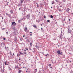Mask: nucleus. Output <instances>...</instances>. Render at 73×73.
Returning <instances> with one entry per match:
<instances>
[{"label": "nucleus", "instance_id": "obj_1", "mask_svg": "<svg viewBox=\"0 0 73 73\" xmlns=\"http://www.w3.org/2000/svg\"><path fill=\"white\" fill-rule=\"evenodd\" d=\"M57 53H58L59 54H60V55H62L63 54L62 52V51L61 50H58L57 51Z\"/></svg>", "mask_w": 73, "mask_h": 73}, {"label": "nucleus", "instance_id": "obj_2", "mask_svg": "<svg viewBox=\"0 0 73 73\" xmlns=\"http://www.w3.org/2000/svg\"><path fill=\"white\" fill-rule=\"evenodd\" d=\"M16 23L15 22H13L12 23V25L11 26V27H12V25H13V26H16Z\"/></svg>", "mask_w": 73, "mask_h": 73}, {"label": "nucleus", "instance_id": "obj_3", "mask_svg": "<svg viewBox=\"0 0 73 73\" xmlns=\"http://www.w3.org/2000/svg\"><path fill=\"white\" fill-rule=\"evenodd\" d=\"M68 29V33H71L72 32V31L70 29H69L68 28L67 29Z\"/></svg>", "mask_w": 73, "mask_h": 73}, {"label": "nucleus", "instance_id": "obj_4", "mask_svg": "<svg viewBox=\"0 0 73 73\" xmlns=\"http://www.w3.org/2000/svg\"><path fill=\"white\" fill-rule=\"evenodd\" d=\"M26 17L27 18V19H29L30 18V15L29 14L27 15Z\"/></svg>", "mask_w": 73, "mask_h": 73}, {"label": "nucleus", "instance_id": "obj_5", "mask_svg": "<svg viewBox=\"0 0 73 73\" xmlns=\"http://www.w3.org/2000/svg\"><path fill=\"white\" fill-rule=\"evenodd\" d=\"M0 68L1 69V73H3L5 69H4V68L2 69L1 67H0Z\"/></svg>", "mask_w": 73, "mask_h": 73}, {"label": "nucleus", "instance_id": "obj_6", "mask_svg": "<svg viewBox=\"0 0 73 73\" xmlns=\"http://www.w3.org/2000/svg\"><path fill=\"white\" fill-rule=\"evenodd\" d=\"M2 45H4L5 47L6 46L5 45V43L4 42H2V43L1 44V46H2Z\"/></svg>", "mask_w": 73, "mask_h": 73}, {"label": "nucleus", "instance_id": "obj_7", "mask_svg": "<svg viewBox=\"0 0 73 73\" xmlns=\"http://www.w3.org/2000/svg\"><path fill=\"white\" fill-rule=\"evenodd\" d=\"M61 39H62V35H60L58 36Z\"/></svg>", "mask_w": 73, "mask_h": 73}, {"label": "nucleus", "instance_id": "obj_8", "mask_svg": "<svg viewBox=\"0 0 73 73\" xmlns=\"http://www.w3.org/2000/svg\"><path fill=\"white\" fill-rule=\"evenodd\" d=\"M70 9H69L68 8H67V10H66V11L69 13V10H70Z\"/></svg>", "mask_w": 73, "mask_h": 73}, {"label": "nucleus", "instance_id": "obj_9", "mask_svg": "<svg viewBox=\"0 0 73 73\" xmlns=\"http://www.w3.org/2000/svg\"><path fill=\"white\" fill-rule=\"evenodd\" d=\"M40 4V7H42V5H43V3L42 2H41V3Z\"/></svg>", "mask_w": 73, "mask_h": 73}, {"label": "nucleus", "instance_id": "obj_10", "mask_svg": "<svg viewBox=\"0 0 73 73\" xmlns=\"http://www.w3.org/2000/svg\"><path fill=\"white\" fill-rule=\"evenodd\" d=\"M23 21H24L26 19V17L25 16H24L23 17Z\"/></svg>", "mask_w": 73, "mask_h": 73}, {"label": "nucleus", "instance_id": "obj_11", "mask_svg": "<svg viewBox=\"0 0 73 73\" xmlns=\"http://www.w3.org/2000/svg\"><path fill=\"white\" fill-rule=\"evenodd\" d=\"M15 57V56L14 55H12L11 56V58H13Z\"/></svg>", "mask_w": 73, "mask_h": 73}, {"label": "nucleus", "instance_id": "obj_12", "mask_svg": "<svg viewBox=\"0 0 73 73\" xmlns=\"http://www.w3.org/2000/svg\"><path fill=\"white\" fill-rule=\"evenodd\" d=\"M15 39L14 40V41L15 42H16L17 41V38L16 36H15Z\"/></svg>", "mask_w": 73, "mask_h": 73}, {"label": "nucleus", "instance_id": "obj_13", "mask_svg": "<svg viewBox=\"0 0 73 73\" xmlns=\"http://www.w3.org/2000/svg\"><path fill=\"white\" fill-rule=\"evenodd\" d=\"M71 20H70V19H69V23L70 24L71 23Z\"/></svg>", "mask_w": 73, "mask_h": 73}, {"label": "nucleus", "instance_id": "obj_14", "mask_svg": "<svg viewBox=\"0 0 73 73\" xmlns=\"http://www.w3.org/2000/svg\"><path fill=\"white\" fill-rule=\"evenodd\" d=\"M13 33H14V36H16V34L15 32H14Z\"/></svg>", "mask_w": 73, "mask_h": 73}, {"label": "nucleus", "instance_id": "obj_15", "mask_svg": "<svg viewBox=\"0 0 73 73\" xmlns=\"http://www.w3.org/2000/svg\"><path fill=\"white\" fill-rule=\"evenodd\" d=\"M19 53H20V54H21V55H24L20 51H19Z\"/></svg>", "mask_w": 73, "mask_h": 73}, {"label": "nucleus", "instance_id": "obj_16", "mask_svg": "<svg viewBox=\"0 0 73 73\" xmlns=\"http://www.w3.org/2000/svg\"><path fill=\"white\" fill-rule=\"evenodd\" d=\"M33 27L35 28H37V27L35 25H33Z\"/></svg>", "mask_w": 73, "mask_h": 73}, {"label": "nucleus", "instance_id": "obj_17", "mask_svg": "<svg viewBox=\"0 0 73 73\" xmlns=\"http://www.w3.org/2000/svg\"><path fill=\"white\" fill-rule=\"evenodd\" d=\"M13 29L14 30H16V28L15 27H13Z\"/></svg>", "mask_w": 73, "mask_h": 73}, {"label": "nucleus", "instance_id": "obj_18", "mask_svg": "<svg viewBox=\"0 0 73 73\" xmlns=\"http://www.w3.org/2000/svg\"><path fill=\"white\" fill-rule=\"evenodd\" d=\"M22 71V70H19V72H18V73H21V72Z\"/></svg>", "mask_w": 73, "mask_h": 73}, {"label": "nucleus", "instance_id": "obj_19", "mask_svg": "<svg viewBox=\"0 0 73 73\" xmlns=\"http://www.w3.org/2000/svg\"><path fill=\"white\" fill-rule=\"evenodd\" d=\"M8 56L9 58L10 57L11 58V56H10V55L9 54H8Z\"/></svg>", "mask_w": 73, "mask_h": 73}, {"label": "nucleus", "instance_id": "obj_20", "mask_svg": "<svg viewBox=\"0 0 73 73\" xmlns=\"http://www.w3.org/2000/svg\"><path fill=\"white\" fill-rule=\"evenodd\" d=\"M13 34H11L10 35V37H12V36Z\"/></svg>", "mask_w": 73, "mask_h": 73}, {"label": "nucleus", "instance_id": "obj_21", "mask_svg": "<svg viewBox=\"0 0 73 73\" xmlns=\"http://www.w3.org/2000/svg\"><path fill=\"white\" fill-rule=\"evenodd\" d=\"M27 41L28 42H30V40H29V39L28 38V39H27Z\"/></svg>", "mask_w": 73, "mask_h": 73}, {"label": "nucleus", "instance_id": "obj_22", "mask_svg": "<svg viewBox=\"0 0 73 73\" xmlns=\"http://www.w3.org/2000/svg\"><path fill=\"white\" fill-rule=\"evenodd\" d=\"M26 2H30V0H26Z\"/></svg>", "mask_w": 73, "mask_h": 73}, {"label": "nucleus", "instance_id": "obj_23", "mask_svg": "<svg viewBox=\"0 0 73 73\" xmlns=\"http://www.w3.org/2000/svg\"><path fill=\"white\" fill-rule=\"evenodd\" d=\"M10 12H11V14H12V13H13V11L12 10H11L10 11Z\"/></svg>", "mask_w": 73, "mask_h": 73}, {"label": "nucleus", "instance_id": "obj_24", "mask_svg": "<svg viewBox=\"0 0 73 73\" xmlns=\"http://www.w3.org/2000/svg\"><path fill=\"white\" fill-rule=\"evenodd\" d=\"M54 3V1H52V4H53Z\"/></svg>", "mask_w": 73, "mask_h": 73}, {"label": "nucleus", "instance_id": "obj_25", "mask_svg": "<svg viewBox=\"0 0 73 73\" xmlns=\"http://www.w3.org/2000/svg\"><path fill=\"white\" fill-rule=\"evenodd\" d=\"M7 62H5V65H7Z\"/></svg>", "mask_w": 73, "mask_h": 73}, {"label": "nucleus", "instance_id": "obj_26", "mask_svg": "<svg viewBox=\"0 0 73 73\" xmlns=\"http://www.w3.org/2000/svg\"><path fill=\"white\" fill-rule=\"evenodd\" d=\"M65 55H63V56H62L63 58H65Z\"/></svg>", "mask_w": 73, "mask_h": 73}, {"label": "nucleus", "instance_id": "obj_27", "mask_svg": "<svg viewBox=\"0 0 73 73\" xmlns=\"http://www.w3.org/2000/svg\"><path fill=\"white\" fill-rule=\"evenodd\" d=\"M24 0H21V3H23V2Z\"/></svg>", "mask_w": 73, "mask_h": 73}, {"label": "nucleus", "instance_id": "obj_28", "mask_svg": "<svg viewBox=\"0 0 73 73\" xmlns=\"http://www.w3.org/2000/svg\"><path fill=\"white\" fill-rule=\"evenodd\" d=\"M50 17L51 18H53V16L52 15H51Z\"/></svg>", "mask_w": 73, "mask_h": 73}, {"label": "nucleus", "instance_id": "obj_29", "mask_svg": "<svg viewBox=\"0 0 73 73\" xmlns=\"http://www.w3.org/2000/svg\"><path fill=\"white\" fill-rule=\"evenodd\" d=\"M27 27H26V28H25L24 29V30H25V31H26L27 30Z\"/></svg>", "mask_w": 73, "mask_h": 73}, {"label": "nucleus", "instance_id": "obj_30", "mask_svg": "<svg viewBox=\"0 0 73 73\" xmlns=\"http://www.w3.org/2000/svg\"><path fill=\"white\" fill-rule=\"evenodd\" d=\"M36 21L37 22H39L40 21H39V20H36Z\"/></svg>", "mask_w": 73, "mask_h": 73}, {"label": "nucleus", "instance_id": "obj_31", "mask_svg": "<svg viewBox=\"0 0 73 73\" xmlns=\"http://www.w3.org/2000/svg\"><path fill=\"white\" fill-rule=\"evenodd\" d=\"M21 21H22V20H23V18H21L20 20Z\"/></svg>", "mask_w": 73, "mask_h": 73}, {"label": "nucleus", "instance_id": "obj_32", "mask_svg": "<svg viewBox=\"0 0 73 73\" xmlns=\"http://www.w3.org/2000/svg\"><path fill=\"white\" fill-rule=\"evenodd\" d=\"M21 21L20 20H18V22L19 23H20L21 22Z\"/></svg>", "mask_w": 73, "mask_h": 73}, {"label": "nucleus", "instance_id": "obj_33", "mask_svg": "<svg viewBox=\"0 0 73 73\" xmlns=\"http://www.w3.org/2000/svg\"><path fill=\"white\" fill-rule=\"evenodd\" d=\"M46 55H47V58H48V57L49 54H47Z\"/></svg>", "mask_w": 73, "mask_h": 73}, {"label": "nucleus", "instance_id": "obj_34", "mask_svg": "<svg viewBox=\"0 0 73 73\" xmlns=\"http://www.w3.org/2000/svg\"><path fill=\"white\" fill-rule=\"evenodd\" d=\"M35 47H36V48H37V47H38V46H37V44H36V46H35Z\"/></svg>", "mask_w": 73, "mask_h": 73}, {"label": "nucleus", "instance_id": "obj_35", "mask_svg": "<svg viewBox=\"0 0 73 73\" xmlns=\"http://www.w3.org/2000/svg\"><path fill=\"white\" fill-rule=\"evenodd\" d=\"M8 16L9 17H10V16H11V15H10L9 14H8Z\"/></svg>", "mask_w": 73, "mask_h": 73}, {"label": "nucleus", "instance_id": "obj_36", "mask_svg": "<svg viewBox=\"0 0 73 73\" xmlns=\"http://www.w3.org/2000/svg\"><path fill=\"white\" fill-rule=\"evenodd\" d=\"M48 66H51V64H49Z\"/></svg>", "mask_w": 73, "mask_h": 73}, {"label": "nucleus", "instance_id": "obj_37", "mask_svg": "<svg viewBox=\"0 0 73 73\" xmlns=\"http://www.w3.org/2000/svg\"><path fill=\"white\" fill-rule=\"evenodd\" d=\"M32 17L34 18L35 17V16L34 15H33Z\"/></svg>", "mask_w": 73, "mask_h": 73}, {"label": "nucleus", "instance_id": "obj_38", "mask_svg": "<svg viewBox=\"0 0 73 73\" xmlns=\"http://www.w3.org/2000/svg\"><path fill=\"white\" fill-rule=\"evenodd\" d=\"M37 7L38 8L39 7V5L38 4H37Z\"/></svg>", "mask_w": 73, "mask_h": 73}, {"label": "nucleus", "instance_id": "obj_39", "mask_svg": "<svg viewBox=\"0 0 73 73\" xmlns=\"http://www.w3.org/2000/svg\"><path fill=\"white\" fill-rule=\"evenodd\" d=\"M29 39H30L31 40H32V38L31 37V38H30Z\"/></svg>", "mask_w": 73, "mask_h": 73}, {"label": "nucleus", "instance_id": "obj_40", "mask_svg": "<svg viewBox=\"0 0 73 73\" xmlns=\"http://www.w3.org/2000/svg\"><path fill=\"white\" fill-rule=\"evenodd\" d=\"M46 16H44V18H46Z\"/></svg>", "mask_w": 73, "mask_h": 73}, {"label": "nucleus", "instance_id": "obj_41", "mask_svg": "<svg viewBox=\"0 0 73 73\" xmlns=\"http://www.w3.org/2000/svg\"><path fill=\"white\" fill-rule=\"evenodd\" d=\"M9 54L10 55V56H12V54H11V53H10V54Z\"/></svg>", "mask_w": 73, "mask_h": 73}, {"label": "nucleus", "instance_id": "obj_42", "mask_svg": "<svg viewBox=\"0 0 73 73\" xmlns=\"http://www.w3.org/2000/svg\"><path fill=\"white\" fill-rule=\"evenodd\" d=\"M39 14H38V15L39 16L40 15V12H39Z\"/></svg>", "mask_w": 73, "mask_h": 73}, {"label": "nucleus", "instance_id": "obj_43", "mask_svg": "<svg viewBox=\"0 0 73 73\" xmlns=\"http://www.w3.org/2000/svg\"><path fill=\"white\" fill-rule=\"evenodd\" d=\"M50 20H47V22H50Z\"/></svg>", "mask_w": 73, "mask_h": 73}, {"label": "nucleus", "instance_id": "obj_44", "mask_svg": "<svg viewBox=\"0 0 73 73\" xmlns=\"http://www.w3.org/2000/svg\"><path fill=\"white\" fill-rule=\"evenodd\" d=\"M56 7H57V8L58 9L59 8V7H58V6H56Z\"/></svg>", "mask_w": 73, "mask_h": 73}, {"label": "nucleus", "instance_id": "obj_45", "mask_svg": "<svg viewBox=\"0 0 73 73\" xmlns=\"http://www.w3.org/2000/svg\"><path fill=\"white\" fill-rule=\"evenodd\" d=\"M58 10L60 11H61L62 12V11H61V10L60 9L59 10Z\"/></svg>", "mask_w": 73, "mask_h": 73}, {"label": "nucleus", "instance_id": "obj_46", "mask_svg": "<svg viewBox=\"0 0 73 73\" xmlns=\"http://www.w3.org/2000/svg\"><path fill=\"white\" fill-rule=\"evenodd\" d=\"M20 3H19L18 4V6H20Z\"/></svg>", "mask_w": 73, "mask_h": 73}, {"label": "nucleus", "instance_id": "obj_47", "mask_svg": "<svg viewBox=\"0 0 73 73\" xmlns=\"http://www.w3.org/2000/svg\"><path fill=\"white\" fill-rule=\"evenodd\" d=\"M30 44V45H31L32 44V43L31 42Z\"/></svg>", "mask_w": 73, "mask_h": 73}, {"label": "nucleus", "instance_id": "obj_48", "mask_svg": "<svg viewBox=\"0 0 73 73\" xmlns=\"http://www.w3.org/2000/svg\"><path fill=\"white\" fill-rule=\"evenodd\" d=\"M56 1V2H58V0H55Z\"/></svg>", "mask_w": 73, "mask_h": 73}, {"label": "nucleus", "instance_id": "obj_49", "mask_svg": "<svg viewBox=\"0 0 73 73\" xmlns=\"http://www.w3.org/2000/svg\"><path fill=\"white\" fill-rule=\"evenodd\" d=\"M24 10L25 11L26 8H23Z\"/></svg>", "mask_w": 73, "mask_h": 73}, {"label": "nucleus", "instance_id": "obj_50", "mask_svg": "<svg viewBox=\"0 0 73 73\" xmlns=\"http://www.w3.org/2000/svg\"><path fill=\"white\" fill-rule=\"evenodd\" d=\"M22 40H23V39H22V38L21 39H20V40L21 41H22Z\"/></svg>", "mask_w": 73, "mask_h": 73}, {"label": "nucleus", "instance_id": "obj_51", "mask_svg": "<svg viewBox=\"0 0 73 73\" xmlns=\"http://www.w3.org/2000/svg\"><path fill=\"white\" fill-rule=\"evenodd\" d=\"M42 54H43V55H44V52H42Z\"/></svg>", "mask_w": 73, "mask_h": 73}, {"label": "nucleus", "instance_id": "obj_52", "mask_svg": "<svg viewBox=\"0 0 73 73\" xmlns=\"http://www.w3.org/2000/svg\"><path fill=\"white\" fill-rule=\"evenodd\" d=\"M5 28H3V29H2V30H5Z\"/></svg>", "mask_w": 73, "mask_h": 73}, {"label": "nucleus", "instance_id": "obj_53", "mask_svg": "<svg viewBox=\"0 0 73 73\" xmlns=\"http://www.w3.org/2000/svg\"><path fill=\"white\" fill-rule=\"evenodd\" d=\"M9 70H11V68H9Z\"/></svg>", "mask_w": 73, "mask_h": 73}, {"label": "nucleus", "instance_id": "obj_54", "mask_svg": "<svg viewBox=\"0 0 73 73\" xmlns=\"http://www.w3.org/2000/svg\"><path fill=\"white\" fill-rule=\"evenodd\" d=\"M62 5H60V7H62Z\"/></svg>", "mask_w": 73, "mask_h": 73}, {"label": "nucleus", "instance_id": "obj_55", "mask_svg": "<svg viewBox=\"0 0 73 73\" xmlns=\"http://www.w3.org/2000/svg\"><path fill=\"white\" fill-rule=\"evenodd\" d=\"M26 6H24V8H26Z\"/></svg>", "mask_w": 73, "mask_h": 73}, {"label": "nucleus", "instance_id": "obj_56", "mask_svg": "<svg viewBox=\"0 0 73 73\" xmlns=\"http://www.w3.org/2000/svg\"><path fill=\"white\" fill-rule=\"evenodd\" d=\"M6 33H7V35L8 34V32H6Z\"/></svg>", "mask_w": 73, "mask_h": 73}, {"label": "nucleus", "instance_id": "obj_57", "mask_svg": "<svg viewBox=\"0 0 73 73\" xmlns=\"http://www.w3.org/2000/svg\"><path fill=\"white\" fill-rule=\"evenodd\" d=\"M3 39L4 40H5L6 39V38H3Z\"/></svg>", "mask_w": 73, "mask_h": 73}, {"label": "nucleus", "instance_id": "obj_58", "mask_svg": "<svg viewBox=\"0 0 73 73\" xmlns=\"http://www.w3.org/2000/svg\"><path fill=\"white\" fill-rule=\"evenodd\" d=\"M70 73H73V71H71V72H70Z\"/></svg>", "mask_w": 73, "mask_h": 73}, {"label": "nucleus", "instance_id": "obj_59", "mask_svg": "<svg viewBox=\"0 0 73 73\" xmlns=\"http://www.w3.org/2000/svg\"><path fill=\"white\" fill-rule=\"evenodd\" d=\"M21 68H18V70H19V69H21Z\"/></svg>", "mask_w": 73, "mask_h": 73}, {"label": "nucleus", "instance_id": "obj_60", "mask_svg": "<svg viewBox=\"0 0 73 73\" xmlns=\"http://www.w3.org/2000/svg\"><path fill=\"white\" fill-rule=\"evenodd\" d=\"M6 15H8V14L7 13H6Z\"/></svg>", "mask_w": 73, "mask_h": 73}, {"label": "nucleus", "instance_id": "obj_61", "mask_svg": "<svg viewBox=\"0 0 73 73\" xmlns=\"http://www.w3.org/2000/svg\"><path fill=\"white\" fill-rule=\"evenodd\" d=\"M21 9L20 8H19V10H20Z\"/></svg>", "mask_w": 73, "mask_h": 73}, {"label": "nucleus", "instance_id": "obj_62", "mask_svg": "<svg viewBox=\"0 0 73 73\" xmlns=\"http://www.w3.org/2000/svg\"><path fill=\"white\" fill-rule=\"evenodd\" d=\"M17 67L15 66V69H16V68H17Z\"/></svg>", "mask_w": 73, "mask_h": 73}, {"label": "nucleus", "instance_id": "obj_63", "mask_svg": "<svg viewBox=\"0 0 73 73\" xmlns=\"http://www.w3.org/2000/svg\"><path fill=\"white\" fill-rule=\"evenodd\" d=\"M41 30H42V31H43V29H42Z\"/></svg>", "mask_w": 73, "mask_h": 73}, {"label": "nucleus", "instance_id": "obj_64", "mask_svg": "<svg viewBox=\"0 0 73 73\" xmlns=\"http://www.w3.org/2000/svg\"><path fill=\"white\" fill-rule=\"evenodd\" d=\"M26 48V50H28V48Z\"/></svg>", "mask_w": 73, "mask_h": 73}]
</instances>
